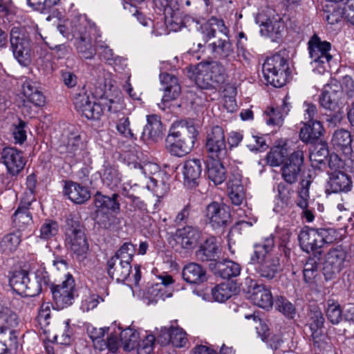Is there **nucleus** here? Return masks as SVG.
<instances>
[{
	"mask_svg": "<svg viewBox=\"0 0 354 354\" xmlns=\"http://www.w3.org/2000/svg\"><path fill=\"white\" fill-rule=\"evenodd\" d=\"M59 32L68 40H74V47L82 59H93L96 47L104 46L100 29L86 21L75 20L67 25L58 26Z\"/></svg>",
	"mask_w": 354,
	"mask_h": 354,
	"instance_id": "obj_1",
	"label": "nucleus"
},
{
	"mask_svg": "<svg viewBox=\"0 0 354 354\" xmlns=\"http://www.w3.org/2000/svg\"><path fill=\"white\" fill-rule=\"evenodd\" d=\"M186 69L187 76L201 89L216 90L227 77L225 67L218 62H200Z\"/></svg>",
	"mask_w": 354,
	"mask_h": 354,
	"instance_id": "obj_2",
	"label": "nucleus"
},
{
	"mask_svg": "<svg viewBox=\"0 0 354 354\" xmlns=\"http://www.w3.org/2000/svg\"><path fill=\"white\" fill-rule=\"evenodd\" d=\"M196 136V131L192 125L174 126L166 139V149L171 155L183 157L191 151Z\"/></svg>",
	"mask_w": 354,
	"mask_h": 354,
	"instance_id": "obj_3",
	"label": "nucleus"
},
{
	"mask_svg": "<svg viewBox=\"0 0 354 354\" xmlns=\"http://www.w3.org/2000/svg\"><path fill=\"white\" fill-rule=\"evenodd\" d=\"M262 73L267 84L277 88L286 84L290 74L287 59L279 53L266 59L262 66Z\"/></svg>",
	"mask_w": 354,
	"mask_h": 354,
	"instance_id": "obj_4",
	"label": "nucleus"
},
{
	"mask_svg": "<svg viewBox=\"0 0 354 354\" xmlns=\"http://www.w3.org/2000/svg\"><path fill=\"white\" fill-rule=\"evenodd\" d=\"M65 243L68 249L79 259H84L88 250V243L83 227L73 216L67 218Z\"/></svg>",
	"mask_w": 354,
	"mask_h": 354,
	"instance_id": "obj_5",
	"label": "nucleus"
},
{
	"mask_svg": "<svg viewBox=\"0 0 354 354\" xmlns=\"http://www.w3.org/2000/svg\"><path fill=\"white\" fill-rule=\"evenodd\" d=\"M308 49L311 63L315 64L319 73L330 68L333 55L331 53V44L322 41L317 35H313L308 42Z\"/></svg>",
	"mask_w": 354,
	"mask_h": 354,
	"instance_id": "obj_6",
	"label": "nucleus"
},
{
	"mask_svg": "<svg viewBox=\"0 0 354 354\" xmlns=\"http://www.w3.org/2000/svg\"><path fill=\"white\" fill-rule=\"evenodd\" d=\"M10 48L18 63L27 66L31 62L30 39L26 32L20 28L13 27L10 36Z\"/></svg>",
	"mask_w": 354,
	"mask_h": 354,
	"instance_id": "obj_7",
	"label": "nucleus"
},
{
	"mask_svg": "<svg viewBox=\"0 0 354 354\" xmlns=\"http://www.w3.org/2000/svg\"><path fill=\"white\" fill-rule=\"evenodd\" d=\"M204 223L214 230L227 226L230 221V213L228 207L222 203L212 201L203 210Z\"/></svg>",
	"mask_w": 354,
	"mask_h": 354,
	"instance_id": "obj_8",
	"label": "nucleus"
},
{
	"mask_svg": "<svg viewBox=\"0 0 354 354\" xmlns=\"http://www.w3.org/2000/svg\"><path fill=\"white\" fill-rule=\"evenodd\" d=\"M53 301L58 309H63L73 304L77 295L75 280L68 274L61 283L50 286Z\"/></svg>",
	"mask_w": 354,
	"mask_h": 354,
	"instance_id": "obj_9",
	"label": "nucleus"
},
{
	"mask_svg": "<svg viewBox=\"0 0 354 354\" xmlns=\"http://www.w3.org/2000/svg\"><path fill=\"white\" fill-rule=\"evenodd\" d=\"M205 149L211 159L221 160L226 156L225 136L222 127L215 126L207 131Z\"/></svg>",
	"mask_w": 354,
	"mask_h": 354,
	"instance_id": "obj_10",
	"label": "nucleus"
},
{
	"mask_svg": "<svg viewBox=\"0 0 354 354\" xmlns=\"http://www.w3.org/2000/svg\"><path fill=\"white\" fill-rule=\"evenodd\" d=\"M9 283L12 290L19 295L35 297L39 294V286L37 282H32L26 270L14 271L9 279Z\"/></svg>",
	"mask_w": 354,
	"mask_h": 354,
	"instance_id": "obj_11",
	"label": "nucleus"
},
{
	"mask_svg": "<svg viewBox=\"0 0 354 354\" xmlns=\"http://www.w3.org/2000/svg\"><path fill=\"white\" fill-rule=\"evenodd\" d=\"M303 163L304 151L302 148H297L285 160L281 168V177L286 183L292 185L297 182Z\"/></svg>",
	"mask_w": 354,
	"mask_h": 354,
	"instance_id": "obj_12",
	"label": "nucleus"
},
{
	"mask_svg": "<svg viewBox=\"0 0 354 354\" xmlns=\"http://www.w3.org/2000/svg\"><path fill=\"white\" fill-rule=\"evenodd\" d=\"M346 258V252L340 246L328 251L323 268L326 280L334 278L342 271Z\"/></svg>",
	"mask_w": 354,
	"mask_h": 354,
	"instance_id": "obj_13",
	"label": "nucleus"
},
{
	"mask_svg": "<svg viewBox=\"0 0 354 354\" xmlns=\"http://www.w3.org/2000/svg\"><path fill=\"white\" fill-rule=\"evenodd\" d=\"M342 92L340 91L339 84L332 81L330 84H326L319 95V104L322 107L326 110L334 111L339 109L341 104V97Z\"/></svg>",
	"mask_w": 354,
	"mask_h": 354,
	"instance_id": "obj_14",
	"label": "nucleus"
},
{
	"mask_svg": "<svg viewBox=\"0 0 354 354\" xmlns=\"http://www.w3.org/2000/svg\"><path fill=\"white\" fill-rule=\"evenodd\" d=\"M1 159L8 172L18 174L24 167L26 160L22 152L13 147H6L1 152Z\"/></svg>",
	"mask_w": 354,
	"mask_h": 354,
	"instance_id": "obj_15",
	"label": "nucleus"
},
{
	"mask_svg": "<svg viewBox=\"0 0 354 354\" xmlns=\"http://www.w3.org/2000/svg\"><path fill=\"white\" fill-rule=\"evenodd\" d=\"M227 33L224 34V38H220L208 46L216 58L225 60L226 63L231 62L236 58L234 47Z\"/></svg>",
	"mask_w": 354,
	"mask_h": 354,
	"instance_id": "obj_16",
	"label": "nucleus"
},
{
	"mask_svg": "<svg viewBox=\"0 0 354 354\" xmlns=\"http://www.w3.org/2000/svg\"><path fill=\"white\" fill-rule=\"evenodd\" d=\"M298 240L302 250L307 253L322 248L317 228L304 227L298 235Z\"/></svg>",
	"mask_w": 354,
	"mask_h": 354,
	"instance_id": "obj_17",
	"label": "nucleus"
},
{
	"mask_svg": "<svg viewBox=\"0 0 354 354\" xmlns=\"http://www.w3.org/2000/svg\"><path fill=\"white\" fill-rule=\"evenodd\" d=\"M352 187L350 176L340 171H335L330 174L326 191L330 193L348 192Z\"/></svg>",
	"mask_w": 354,
	"mask_h": 354,
	"instance_id": "obj_18",
	"label": "nucleus"
},
{
	"mask_svg": "<svg viewBox=\"0 0 354 354\" xmlns=\"http://www.w3.org/2000/svg\"><path fill=\"white\" fill-rule=\"evenodd\" d=\"M160 80L164 92L162 101L167 102L176 100L181 93V87L177 77L174 75L164 73L160 75Z\"/></svg>",
	"mask_w": 354,
	"mask_h": 354,
	"instance_id": "obj_19",
	"label": "nucleus"
},
{
	"mask_svg": "<svg viewBox=\"0 0 354 354\" xmlns=\"http://www.w3.org/2000/svg\"><path fill=\"white\" fill-rule=\"evenodd\" d=\"M220 254L221 249L214 236L207 238L196 251V258L201 261H216Z\"/></svg>",
	"mask_w": 354,
	"mask_h": 354,
	"instance_id": "obj_20",
	"label": "nucleus"
},
{
	"mask_svg": "<svg viewBox=\"0 0 354 354\" xmlns=\"http://www.w3.org/2000/svg\"><path fill=\"white\" fill-rule=\"evenodd\" d=\"M202 172V162L199 159H189L184 162L183 174L184 184L193 188L198 184V179Z\"/></svg>",
	"mask_w": 354,
	"mask_h": 354,
	"instance_id": "obj_21",
	"label": "nucleus"
},
{
	"mask_svg": "<svg viewBox=\"0 0 354 354\" xmlns=\"http://www.w3.org/2000/svg\"><path fill=\"white\" fill-rule=\"evenodd\" d=\"M176 235L183 248L191 249L198 243L202 233L198 228L187 225L177 230Z\"/></svg>",
	"mask_w": 354,
	"mask_h": 354,
	"instance_id": "obj_22",
	"label": "nucleus"
},
{
	"mask_svg": "<svg viewBox=\"0 0 354 354\" xmlns=\"http://www.w3.org/2000/svg\"><path fill=\"white\" fill-rule=\"evenodd\" d=\"M147 123L145 126L141 138L144 141L157 142L162 138V124L160 118L156 115H150L147 118Z\"/></svg>",
	"mask_w": 354,
	"mask_h": 354,
	"instance_id": "obj_23",
	"label": "nucleus"
},
{
	"mask_svg": "<svg viewBox=\"0 0 354 354\" xmlns=\"http://www.w3.org/2000/svg\"><path fill=\"white\" fill-rule=\"evenodd\" d=\"M259 277L267 280L273 279L280 271V260L278 257L268 255L259 261L256 268Z\"/></svg>",
	"mask_w": 354,
	"mask_h": 354,
	"instance_id": "obj_24",
	"label": "nucleus"
},
{
	"mask_svg": "<svg viewBox=\"0 0 354 354\" xmlns=\"http://www.w3.org/2000/svg\"><path fill=\"white\" fill-rule=\"evenodd\" d=\"M131 268L132 266L130 263H124L113 257L107 261L109 275L118 282H123L129 277Z\"/></svg>",
	"mask_w": 354,
	"mask_h": 354,
	"instance_id": "obj_25",
	"label": "nucleus"
},
{
	"mask_svg": "<svg viewBox=\"0 0 354 354\" xmlns=\"http://www.w3.org/2000/svg\"><path fill=\"white\" fill-rule=\"evenodd\" d=\"M64 192L72 202L77 204H82L91 197L90 192L86 187L73 181L65 183Z\"/></svg>",
	"mask_w": 354,
	"mask_h": 354,
	"instance_id": "obj_26",
	"label": "nucleus"
},
{
	"mask_svg": "<svg viewBox=\"0 0 354 354\" xmlns=\"http://www.w3.org/2000/svg\"><path fill=\"white\" fill-rule=\"evenodd\" d=\"M182 276L185 281L193 284L202 283L207 279L205 268L196 263L185 265L182 271Z\"/></svg>",
	"mask_w": 354,
	"mask_h": 354,
	"instance_id": "obj_27",
	"label": "nucleus"
},
{
	"mask_svg": "<svg viewBox=\"0 0 354 354\" xmlns=\"http://www.w3.org/2000/svg\"><path fill=\"white\" fill-rule=\"evenodd\" d=\"M214 26H216L219 31L223 34L228 32V29L225 26L223 20L212 17L207 21L201 25L198 29L200 37L204 44L215 37L216 29Z\"/></svg>",
	"mask_w": 354,
	"mask_h": 354,
	"instance_id": "obj_28",
	"label": "nucleus"
},
{
	"mask_svg": "<svg viewBox=\"0 0 354 354\" xmlns=\"http://www.w3.org/2000/svg\"><path fill=\"white\" fill-rule=\"evenodd\" d=\"M118 194H113L111 196H104L97 192L95 195V206L97 214L109 212H118L120 205L118 202Z\"/></svg>",
	"mask_w": 354,
	"mask_h": 354,
	"instance_id": "obj_29",
	"label": "nucleus"
},
{
	"mask_svg": "<svg viewBox=\"0 0 354 354\" xmlns=\"http://www.w3.org/2000/svg\"><path fill=\"white\" fill-rule=\"evenodd\" d=\"M324 131L323 125L319 121H311L305 123L300 129L299 138L304 142L314 143L323 135Z\"/></svg>",
	"mask_w": 354,
	"mask_h": 354,
	"instance_id": "obj_30",
	"label": "nucleus"
},
{
	"mask_svg": "<svg viewBox=\"0 0 354 354\" xmlns=\"http://www.w3.org/2000/svg\"><path fill=\"white\" fill-rule=\"evenodd\" d=\"M251 299L254 305L264 309L270 308L273 304L270 290L262 285H255L253 287Z\"/></svg>",
	"mask_w": 354,
	"mask_h": 354,
	"instance_id": "obj_31",
	"label": "nucleus"
},
{
	"mask_svg": "<svg viewBox=\"0 0 354 354\" xmlns=\"http://www.w3.org/2000/svg\"><path fill=\"white\" fill-rule=\"evenodd\" d=\"M23 94L28 101L36 106H42L45 104V96L37 88L32 80H26L22 84Z\"/></svg>",
	"mask_w": 354,
	"mask_h": 354,
	"instance_id": "obj_32",
	"label": "nucleus"
},
{
	"mask_svg": "<svg viewBox=\"0 0 354 354\" xmlns=\"http://www.w3.org/2000/svg\"><path fill=\"white\" fill-rule=\"evenodd\" d=\"M331 142L336 149L342 151L346 156L351 153L352 139L348 131L343 129L335 131L333 135Z\"/></svg>",
	"mask_w": 354,
	"mask_h": 354,
	"instance_id": "obj_33",
	"label": "nucleus"
},
{
	"mask_svg": "<svg viewBox=\"0 0 354 354\" xmlns=\"http://www.w3.org/2000/svg\"><path fill=\"white\" fill-rule=\"evenodd\" d=\"M220 160L212 159L207 165V176L215 185H220L226 179V170Z\"/></svg>",
	"mask_w": 354,
	"mask_h": 354,
	"instance_id": "obj_34",
	"label": "nucleus"
},
{
	"mask_svg": "<svg viewBox=\"0 0 354 354\" xmlns=\"http://www.w3.org/2000/svg\"><path fill=\"white\" fill-rule=\"evenodd\" d=\"M82 142L80 136L74 133L68 135L66 141L59 147L60 153L66 154L68 157H74L81 151Z\"/></svg>",
	"mask_w": 354,
	"mask_h": 354,
	"instance_id": "obj_35",
	"label": "nucleus"
},
{
	"mask_svg": "<svg viewBox=\"0 0 354 354\" xmlns=\"http://www.w3.org/2000/svg\"><path fill=\"white\" fill-rule=\"evenodd\" d=\"M101 178L104 185L110 189H114L120 185L122 175L115 167L110 164H104Z\"/></svg>",
	"mask_w": 354,
	"mask_h": 354,
	"instance_id": "obj_36",
	"label": "nucleus"
},
{
	"mask_svg": "<svg viewBox=\"0 0 354 354\" xmlns=\"http://www.w3.org/2000/svg\"><path fill=\"white\" fill-rule=\"evenodd\" d=\"M21 243V236L17 233L5 235L0 241V252L9 255L17 250Z\"/></svg>",
	"mask_w": 354,
	"mask_h": 354,
	"instance_id": "obj_37",
	"label": "nucleus"
},
{
	"mask_svg": "<svg viewBox=\"0 0 354 354\" xmlns=\"http://www.w3.org/2000/svg\"><path fill=\"white\" fill-rule=\"evenodd\" d=\"M165 176L158 178H152L147 184L148 189L151 190L158 197H163L169 190V184Z\"/></svg>",
	"mask_w": 354,
	"mask_h": 354,
	"instance_id": "obj_38",
	"label": "nucleus"
},
{
	"mask_svg": "<svg viewBox=\"0 0 354 354\" xmlns=\"http://www.w3.org/2000/svg\"><path fill=\"white\" fill-rule=\"evenodd\" d=\"M121 345L124 351H130L134 349L139 338L138 333L131 328H126L120 331Z\"/></svg>",
	"mask_w": 354,
	"mask_h": 354,
	"instance_id": "obj_39",
	"label": "nucleus"
},
{
	"mask_svg": "<svg viewBox=\"0 0 354 354\" xmlns=\"http://www.w3.org/2000/svg\"><path fill=\"white\" fill-rule=\"evenodd\" d=\"M326 315L329 322L333 324H338L342 319V310L337 301L329 299L326 301Z\"/></svg>",
	"mask_w": 354,
	"mask_h": 354,
	"instance_id": "obj_40",
	"label": "nucleus"
},
{
	"mask_svg": "<svg viewBox=\"0 0 354 354\" xmlns=\"http://www.w3.org/2000/svg\"><path fill=\"white\" fill-rule=\"evenodd\" d=\"M109 330V328H96L93 326H88L87 327V333L92 339L94 347L96 349L103 351V346L105 345L104 337Z\"/></svg>",
	"mask_w": 354,
	"mask_h": 354,
	"instance_id": "obj_41",
	"label": "nucleus"
},
{
	"mask_svg": "<svg viewBox=\"0 0 354 354\" xmlns=\"http://www.w3.org/2000/svg\"><path fill=\"white\" fill-rule=\"evenodd\" d=\"M218 272L223 279H230L239 275L241 267L232 261H225L218 264Z\"/></svg>",
	"mask_w": 354,
	"mask_h": 354,
	"instance_id": "obj_42",
	"label": "nucleus"
},
{
	"mask_svg": "<svg viewBox=\"0 0 354 354\" xmlns=\"http://www.w3.org/2000/svg\"><path fill=\"white\" fill-rule=\"evenodd\" d=\"M232 285L229 281L221 283L212 290L213 299L218 302H224L232 295Z\"/></svg>",
	"mask_w": 354,
	"mask_h": 354,
	"instance_id": "obj_43",
	"label": "nucleus"
},
{
	"mask_svg": "<svg viewBox=\"0 0 354 354\" xmlns=\"http://www.w3.org/2000/svg\"><path fill=\"white\" fill-rule=\"evenodd\" d=\"M95 97L86 91H82L79 93H76L73 103L75 109L80 113H86L90 115L89 111L86 109V107L93 100Z\"/></svg>",
	"mask_w": 354,
	"mask_h": 354,
	"instance_id": "obj_44",
	"label": "nucleus"
},
{
	"mask_svg": "<svg viewBox=\"0 0 354 354\" xmlns=\"http://www.w3.org/2000/svg\"><path fill=\"white\" fill-rule=\"evenodd\" d=\"M137 167L139 171L143 174L146 178H149V181L153 177L158 178L162 176H165L167 179L168 178V176L160 171L159 166L156 163L148 162L142 165L135 163L134 167L137 168Z\"/></svg>",
	"mask_w": 354,
	"mask_h": 354,
	"instance_id": "obj_45",
	"label": "nucleus"
},
{
	"mask_svg": "<svg viewBox=\"0 0 354 354\" xmlns=\"http://www.w3.org/2000/svg\"><path fill=\"white\" fill-rule=\"evenodd\" d=\"M135 253L136 246L130 242H126L120 247L112 257L131 264Z\"/></svg>",
	"mask_w": 354,
	"mask_h": 354,
	"instance_id": "obj_46",
	"label": "nucleus"
},
{
	"mask_svg": "<svg viewBox=\"0 0 354 354\" xmlns=\"http://www.w3.org/2000/svg\"><path fill=\"white\" fill-rule=\"evenodd\" d=\"M292 190L289 185L280 183L277 185V206L281 209L287 207L290 203Z\"/></svg>",
	"mask_w": 354,
	"mask_h": 354,
	"instance_id": "obj_47",
	"label": "nucleus"
},
{
	"mask_svg": "<svg viewBox=\"0 0 354 354\" xmlns=\"http://www.w3.org/2000/svg\"><path fill=\"white\" fill-rule=\"evenodd\" d=\"M0 322L7 326V327L15 328L19 324V317L8 307L1 305L0 306Z\"/></svg>",
	"mask_w": 354,
	"mask_h": 354,
	"instance_id": "obj_48",
	"label": "nucleus"
},
{
	"mask_svg": "<svg viewBox=\"0 0 354 354\" xmlns=\"http://www.w3.org/2000/svg\"><path fill=\"white\" fill-rule=\"evenodd\" d=\"M304 280L308 285L315 283L318 276V264L314 259L308 260L303 270Z\"/></svg>",
	"mask_w": 354,
	"mask_h": 354,
	"instance_id": "obj_49",
	"label": "nucleus"
},
{
	"mask_svg": "<svg viewBox=\"0 0 354 354\" xmlns=\"http://www.w3.org/2000/svg\"><path fill=\"white\" fill-rule=\"evenodd\" d=\"M286 156V149L279 147H275L272 148L267 154L266 162L271 167H278L285 162L284 158Z\"/></svg>",
	"mask_w": 354,
	"mask_h": 354,
	"instance_id": "obj_50",
	"label": "nucleus"
},
{
	"mask_svg": "<svg viewBox=\"0 0 354 354\" xmlns=\"http://www.w3.org/2000/svg\"><path fill=\"white\" fill-rule=\"evenodd\" d=\"M319 241H321V247L324 243L330 244L340 239L339 232L333 227H322L317 228Z\"/></svg>",
	"mask_w": 354,
	"mask_h": 354,
	"instance_id": "obj_51",
	"label": "nucleus"
},
{
	"mask_svg": "<svg viewBox=\"0 0 354 354\" xmlns=\"http://www.w3.org/2000/svg\"><path fill=\"white\" fill-rule=\"evenodd\" d=\"M261 26V32L270 37L280 34L283 28L282 23L277 19L272 20L268 19L266 22L263 23Z\"/></svg>",
	"mask_w": 354,
	"mask_h": 354,
	"instance_id": "obj_52",
	"label": "nucleus"
},
{
	"mask_svg": "<svg viewBox=\"0 0 354 354\" xmlns=\"http://www.w3.org/2000/svg\"><path fill=\"white\" fill-rule=\"evenodd\" d=\"M59 231L57 222L53 220H46L40 227L39 237L41 239L48 240L57 235Z\"/></svg>",
	"mask_w": 354,
	"mask_h": 354,
	"instance_id": "obj_53",
	"label": "nucleus"
},
{
	"mask_svg": "<svg viewBox=\"0 0 354 354\" xmlns=\"http://www.w3.org/2000/svg\"><path fill=\"white\" fill-rule=\"evenodd\" d=\"M13 221L16 226L22 227L32 223V216L30 212L23 206H19L13 214Z\"/></svg>",
	"mask_w": 354,
	"mask_h": 354,
	"instance_id": "obj_54",
	"label": "nucleus"
},
{
	"mask_svg": "<svg viewBox=\"0 0 354 354\" xmlns=\"http://www.w3.org/2000/svg\"><path fill=\"white\" fill-rule=\"evenodd\" d=\"M308 326L310 330L321 329L324 328L325 319L322 311L318 308L311 309L309 314Z\"/></svg>",
	"mask_w": 354,
	"mask_h": 354,
	"instance_id": "obj_55",
	"label": "nucleus"
},
{
	"mask_svg": "<svg viewBox=\"0 0 354 354\" xmlns=\"http://www.w3.org/2000/svg\"><path fill=\"white\" fill-rule=\"evenodd\" d=\"M329 151L326 142H321L310 152L309 158L310 161L322 163L328 156Z\"/></svg>",
	"mask_w": 354,
	"mask_h": 354,
	"instance_id": "obj_56",
	"label": "nucleus"
},
{
	"mask_svg": "<svg viewBox=\"0 0 354 354\" xmlns=\"http://www.w3.org/2000/svg\"><path fill=\"white\" fill-rule=\"evenodd\" d=\"M86 109L89 111L90 115L86 113H81L83 116L89 120H99L103 115L104 108L102 107L100 98L98 101L95 98L86 107Z\"/></svg>",
	"mask_w": 354,
	"mask_h": 354,
	"instance_id": "obj_57",
	"label": "nucleus"
},
{
	"mask_svg": "<svg viewBox=\"0 0 354 354\" xmlns=\"http://www.w3.org/2000/svg\"><path fill=\"white\" fill-rule=\"evenodd\" d=\"M116 129L120 135L126 138H136L130 127L129 119L124 115L121 118H119L116 123Z\"/></svg>",
	"mask_w": 354,
	"mask_h": 354,
	"instance_id": "obj_58",
	"label": "nucleus"
},
{
	"mask_svg": "<svg viewBox=\"0 0 354 354\" xmlns=\"http://www.w3.org/2000/svg\"><path fill=\"white\" fill-rule=\"evenodd\" d=\"M99 223L106 229L114 228L120 223L119 218L109 212L97 214Z\"/></svg>",
	"mask_w": 354,
	"mask_h": 354,
	"instance_id": "obj_59",
	"label": "nucleus"
},
{
	"mask_svg": "<svg viewBox=\"0 0 354 354\" xmlns=\"http://www.w3.org/2000/svg\"><path fill=\"white\" fill-rule=\"evenodd\" d=\"M310 341L315 347L324 348L327 344L328 335L324 332L323 328L310 330Z\"/></svg>",
	"mask_w": 354,
	"mask_h": 354,
	"instance_id": "obj_60",
	"label": "nucleus"
},
{
	"mask_svg": "<svg viewBox=\"0 0 354 354\" xmlns=\"http://www.w3.org/2000/svg\"><path fill=\"white\" fill-rule=\"evenodd\" d=\"M156 337L153 335L145 337L140 342L137 343L138 354H151L153 350V345Z\"/></svg>",
	"mask_w": 354,
	"mask_h": 354,
	"instance_id": "obj_61",
	"label": "nucleus"
},
{
	"mask_svg": "<svg viewBox=\"0 0 354 354\" xmlns=\"http://www.w3.org/2000/svg\"><path fill=\"white\" fill-rule=\"evenodd\" d=\"M266 120L268 125L281 126L283 124L284 115L279 109L271 108L266 111Z\"/></svg>",
	"mask_w": 354,
	"mask_h": 354,
	"instance_id": "obj_62",
	"label": "nucleus"
},
{
	"mask_svg": "<svg viewBox=\"0 0 354 354\" xmlns=\"http://www.w3.org/2000/svg\"><path fill=\"white\" fill-rule=\"evenodd\" d=\"M187 339L186 333L182 328H171V338L170 343L175 347H183L186 345Z\"/></svg>",
	"mask_w": 354,
	"mask_h": 354,
	"instance_id": "obj_63",
	"label": "nucleus"
},
{
	"mask_svg": "<svg viewBox=\"0 0 354 354\" xmlns=\"http://www.w3.org/2000/svg\"><path fill=\"white\" fill-rule=\"evenodd\" d=\"M276 307L279 311L288 317L292 318L295 313L293 305L283 297L277 299Z\"/></svg>",
	"mask_w": 354,
	"mask_h": 354,
	"instance_id": "obj_64",
	"label": "nucleus"
}]
</instances>
